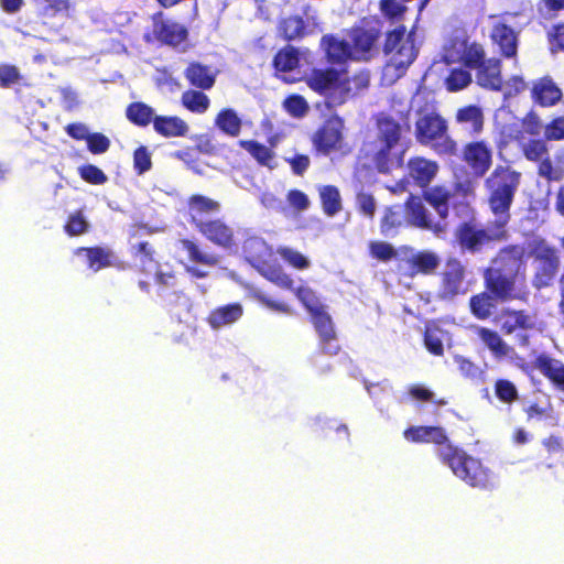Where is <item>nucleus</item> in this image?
<instances>
[{"label": "nucleus", "mask_w": 564, "mask_h": 564, "mask_svg": "<svg viewBox=\"0 0 564 564\" xmlns=\"http://www.w3.org/2000/svg\"><path fill=\"white\" fill-rule=\"evenodd\" d=\"M408 394L411 397V399L416 400V401L434 402L437 405L447 404V401L444 399L435 401L434 393L431 390H429L425 387L420 386V384L410 386L408 389Z\"/></svg>", "instance_id": "obj_58"}, {"label": "nucleus", "mask_w": 564, "mask_h": 564, "mask_svg": "<svg viewBox=\"0 0 564 564\" xmlns=\"http://www.w3.org/2000/svg\"><path fill=\"white\" fill-rule=\"evenodd\" d=\"M215 126L226 135L236 138L242 129V120L232 108L221 109L216 118Z\"/></svg>", "instance_id": "obj_39"}, {"label": "nucleus", "mask_w": 564, "mask_h": 564, "mask_svg": "<svg viewBox=\"0 0 564 564\" xmlns=\"http://www.w3.org/2000/svg\"><path fill=\"white\" fill-rule=\"evenodd\" d=\"M89 230V224L86 220L83 210L72 213L64 225V231L69 237L80 236Z\"/></svg>", "instance_id": "obj_47"}, {"label": "nucleus", "mask_w": 564, "mask_h": 564, "mask_svg": "<svg viewBox=\"0 0 564 564\" xmlns=\"http://www.w3.org/2000/svg\"><path fill=\"white\" fill-rule=\"evenodd\" d=\"M492 321L503 335H512L518 332H529L536 328L533 315L525 310L505 307Z\"/></svg>", "instance_id": "obj_15"}, {"label": "nucleus", "mask_w": 564, "mask_h": 564, "mask_svg": "<svg viewBox=\"0 0 564 564\" xmlns=\"http://www.w3.org/2000/svg\"><path fill=\"white\" fill-rule=\"evenodd\" d=\"M484 291L469 299L470 313L480 321L490 318L498 304L525 301L527 256L520 243L500 248L482 271Z\"/></svg>", "instance_id": "obj_1"}, {"label": "nucleus", "mask_w": 564, "mask_h": 564, "mask_svg": "<svg viewBox=\"0 0 564 564\" xmlns=\"http://www.w3.org/2000/svg\"><path fill=\"white\" fill-rule=\"evenodd\" d=\"M403 436L412 443H433L438 446V459L448 466L453 474L471 487L489 489L494 486L492 476L481 460L468 455L463 448L451 443L445 430L435 425H413L404 430Z\"/></svg>", "instance_id": "obj_3"}, {"label": "nucleus", "mask_w": 564, "mask_h": 564, "mask_svg": "<svg viewBox=\"0 0 564 564\" xmlns=\"http://www.w3.org/2000/svg\"><path fill=\"white\" fill-rule=\"evenodd\" d=\"M404 206L409 221L412 226L426 230L434 229L433 219L419 197L410 195L406 198Z\"/></svg>", "instance_id": "obj_36"}, {"label": "nucleus", "mask_w": 564, "mask_h": 564, "mask_svg": "<svg viewBox=\"0 0 564 564\" xmlns=\"http://www.w3.org/2000/svg\"><path fill=\"white\" fill-rule=\"evenodd\" d=\"M457 44L463 48L462 55L457 57L451 52V50H448L444 55L446 64L460 62L465 67L476 69L486 61V52L480 43H468L467 40H454L452 42V47H455Z\"/></svg>", "instance_id": "obj_20"}, {"label": "nucleus", "mask_w": 564, "mask_h": 564, "mask_svg": "<svg viewBox=\"0 0 564 564\" xmlns=\"http://www.w3.org/2000/svg\"><path fill=\"white\" fill-rule=\"evenodd\" d=\"M272 64L276 72L288 73L294 70L300 64V53L294 46L286 45L276 52Z\"/></svg>", "instance_id": "obj_42"}, {"label": "nucleus", "mask_w": 564, "mask_h": 564, "mask_svg": "<svg viewBox=\"0 0 564 564\" xmlns=\"http://www.w3.org/2000/svg\"><path fill=\"white\" fill-rule=\"evenodd\" d=\"M462 160L475 176L482 177L492 165V149L486 140L469 141L463 145Z\"/></svg>", "instance_id": "obj_13"}, {"label": "nucleus", "mask_w": 564, "mask_h": 564, "mask_svg": "<svg viewBox=\"0 0 564 564\" xmlns=\"http://www.w3.org/2000/svg\"><path fill=\"white\" fill-rule=\"evenodd\" d=\"M471 83V74L463 68H453L445 79L448 91H458Z\"/></svg>", "instance_id": "obj_49"}, {"label": "nucleus", "mask_w": 564, "mask_h": 564, "mask_svg": "<svg viewBox=\"0 0 564 564\" xmlns=\"http://www.w3.org/2000/svg\"><path fill=\"white\" fill-rule=\"evenodd\" d=\"M562 90L549 75L538 78L531 86V98L535 105L547 108L562 99Z\"/></svg>", "instance_id": "obj_23"}, {"label": "nucleus", "mask_w": 564, "mask_h": 564, "mask_svg": "<svg viewBox=\"0 0 564 564\" xmlns=\"http://www.w3.org/2000/svg\"><path fill=\"white\" fill-rule=\"evenodd\" d=\"M196 230L208 241L221 248L235 246V231L223 218L209 219L202 224Z\"/></svg>", "instance_id": "obj_19"}, {"label": "nucleus", "mask_w": 564, "mask_h": 564, "mask_svg": "<svg viewBox=\"0 0 564 564\" xmlns=\"http://www.w3.org/2000/svg\"><path fill=\"white\" fill-rule=\"evenodd\" d=\"M78 174L83 181L91 185H102L108 181V176L104 171L94 164L80 165Z\"/></svg>", "instance_id": "obj_53"}, {"label": "nucleus", "mask_w": 564, "mask_h": 564, "mask_svg": "<svg viewBox=\"0 0 564 564\" xmlns=\"http://www.w3.org/2000/svg\"><path fill=\"white\" fill-rule=\"evenodd\" d=\"M294 293L299 301L303 304V306L307 310V312L313 315L317 311L324 310V306L321 304L318 296L315 291L308 286H299L294 288Z\"/></svg>", "instance_id": "obj_46"}, {"label": "nucleus", "mask_w": 564, "mask_h": 564, "mask_svg": "<svg viewBox=\"0 0 564 564\" xmlns=\"http://www.w3.org/2000/svg\"><path fill=\"white\" fill-rule=\"evenodd\" d=\"M380 10L390 20H401L406 7L398 0H380Z\"/></svg>", "instance_id": "obj_56"}, {"label": "nucleus", "mask_w": 564, "mask_h": 564, "mask_svg": "<svg viewBox=\"0 0 564 564\" xmlns=\"http://www.w3.org/2000/svg\"><path fill=\"white\" fill-rule=\"evenodd\" d=\"M257 271L276 286L289 291L294 290L293 279L284 271L280 263L265 261L257 265Z\"/></svg>", "instance_id": "obj_37"}, {"label": "nucleus", "mask_w": 564, "mask_h": 564, "mask_svg": "<svg viewBox=\"0 0 564 564\" xmlns=\"http://www.w3.org/2000/svg\"><path fill=\"white\" fill-rule=\"evenodd\" d=\"M189 223L199 227L209 220L208 216L220 210L219 202L200 194H194L187 199Z\"/></svg>", "instance_id": "obj_25"}, {"label": "nucleus", "mask_w": 564, "mask_h": 564, "mask_svg": "<svg viewBox=\"0 0 564 564\" xmlns=\"http://www.w3.org/2000/svg\"><path fill=\"white\" fill-rule=\"evenodd\" d=\"M382 52L388 58V66L393 67L400 75L416 59L419 47L414 34L408 33L406 28L401 24L386 33Z\"/></svg>", "instance_id": "obj_8"}, {"label": "nucleus", "mask_w": 564, "mask_h": 564, "mask_svg": "<svg viewBox=\"0 0 564 564\" xmlns=\"http://www.w3.org/2000/svg\"><path fill=\"white\" fill-rule=\"evenodd\" d=\"M509 238L508 225L495 218L487 228L474 220L459 224L455 229V240L464 252L478 253L491 242L506 241Z\"/></svg>", "instance_id": "obj_7"}, {"label": "nucleus", "mask_w": 564, "mask_h": 564, "mask_svg": "<svg viewBox=\"0 0 564 564\" xmlns=\"http://www.w3.org/2000/svg\"><path fill=\"white\" fill-rule=\"evenodd\" d=\"M358 209L366 217L372 219L376 214V200L372 194L360 192L357 194Z\"/></svg>", "instance_id": "obj_63"}, {"label": "nucleus", "mask_w": 564, "mask_h": 564, "mask_svg": "<svg viewBox=\"0 0 564 564\" xmlns=\"http://www.w3.org/2000/svg\"><path fill=\"white\" fill-rule=\"evenodd\" d=\"M534 367L549 380L555 390L564 393L563 361L546 354H541L535 358Z\"/></svg>", "instance_id": "obj_29"}, {"label": "nucleus", "mask_w": 564, "mask_h": 564, "mask_svg": "<svg viewBox=\"0 0 564 564\" xmlns=\"http://www.w3.org/2000/svg\"><path fill=\"white\" fill-rule=\"evenodd\" d=\"M476 82L485 89L500 91L503 87L501 61L496 57L486 59L476 68Z\"/></svg>", "instance_id": "obj_28"}, {"label": "nucleus", "mask_w": 564, "mask_h": 564, "mask_svg": "<svg viewBox=\"0 0 564 564\" xmlns=\"http://www.w3.org/2000/svg\"><path fill=\"white\" fill-rule=\"evenodd\" d=\"M402 262L398 265L399 272L411 279L419 274H433L440 265L438 257L431 251H417L403 258Z\"/></svg>", "instance_id": "obj_17"}, {"label": "nucleus", "mask_w": 564, "mask_h": 564, "mask_svg": "<svg viewBox=\"0 0 564 564\" xmlns=\"http://www.w3.org/2000/svg\"><path fill=\"white\" fill-rule=\"evenodd\" d=\"M243 251L248 261L257 269L258 264L268 261L272 256L271 247L259 237H250L243 242Z\"/></svg>", "instance_id": "obj_38"}, {"label": "nucleus", "mask_w": 564, "mask_h": 564, "mask_svg": "<svg viewBox=\"0 0 564 564\" xmlns=\"http://www.w3.org/2000/svg\"><path fill=\"white\" fill-rule=\"evenodd\" d=\"M529 256L534 263L532 286L538 291L552 286L561 269L560 250L546 239L536 237L529 242Z\"/></svg>", "instance_id": "obj_6"}, {"label": "nucleus", "mask_w": 564, "mask_h": 564, "mask_svg": "<svg viewBox=\"0 0 564 564\" xmlns=\"http://www.w3.org/2000/svg\"><path fill=\"white\" fill-rule=\"evenodd\" d=\"M544 138L549 141L564 140V116L556 117L546 124Z\"/></svg>", "instance_id": "obj_60"}, {"label": "nucleus", "mask_w": 564, "mask_h": 564, "mask_svg": "<svg viewBox=\"0 0 564 564\" xmlns=\"http://www.w3.org/2000/svg\"><path fill=\"white\" fill-rule=\"evenodd\" d=\"M319 197L323 212L327 216H334L341 209V198L339 191L334 185H324L319 188Z\"/></svg>", "instance_id": "obj_44"}, {"label": "nucleus", "mask_w": 564, "mask_h": 564, "mask_svg": "<svg viewBox=\"0 0 564 564\" xmlns=\"http://www.w3.org/2000/svg\"><path fill=\"white\" fill-rule=\"evenodd\" d=\"M522 153L528 161L538 162L549 154L546 141L531 139L523 145Z\"/></svg>", "instance_id": "obj_50"}, {"label": "nucleus", "mask_w": 564, "mask_h": 564, "mask_svg": "<svg viewBox=\"0 0 564 564\" xmlns=\"http://www.w3.org/2000/svg\"><path fill=\"white\" fill-rule=\"evenodd\" d=\"M414 135L421 145L431 148L438 156H456L457 142L448 134L446 119L436 110H421L414 124Z\"/></svg>", "instance_id": "obj_5"}, {"label": "nucleus", "mask_w": 564, "mask_h": 564, "mask_svg": "<svg viewBox=\"0 0 564 564\" xmlns=\"http://www.w3.org/2000/svg\"><path fill=\"white\" fill-rule=\"evenodd\" d=\"M312 28L317 26L316 18L308 19L306 24L302 17L290 15L279 21L278 33L285 41L302 39L312 32Z\"/></svg>", "instance_id": "obj_30"}, {"label": "nucleus", "mask_w": 564, "mask_h": 564, "mask_svg": "<svg viewBox=\"0 0 564 564\" xmlns=\"http://www.w3.org/2000/svg\"><path fill=\"white\" fill-rule=\"evenodd\" d=\"M466 267L455 257L446 259L440 273V285L437 296L441 300H453L458 295L465 294Z\"/></svg>", "instance_id": "obj_12"}, {"label": "nucleus", "mask_w": 564, "mask_h": 564, "mask_svg": "<svg viewBox=\"0 0 564 564\" xmlns=\"http://www.w3.org/2000/svg\"><path fill=\"white\" fill-rule=\"evenodd\" d=\"M474 334L491 352L496 360H502L510 357L514 351L513 348L505 341L501 335L495 329L485 326H474Z\"/></svg>", "instance_id": "obj_26"}, {"label": "nucleus", "mask_w": 564, "mask_h": 564, "mask_svg": "<svg viewBox=\"0 0 564 564\" xmlns=\"http://www.w3.org/2000/svg\"><path fill=\"white\" fill-rule=\"evenodd\" d=\"M343 82H348L349 96L351 91L358 93L369 87L370 74L368 70H360L349 78H341Z\"/></svg>", "instance_id": "obj_59"}, {"label": "nucleus", "mask_w": 564, "mask_h": 564, "mask_svg": "<svg viewBox=\"0 0 564 564\" xmlns=\"http://www.w3.org/2000/svg\"><path fill=\"white\" fill-rule=\"evenodd\" d=\"M453 197V191L444 184L429 186L422 193V198L437 213L441 219L448 217L449 203Z\"/></svg>", "instance_id": "obj_31"}, {"label": "nucleus", "mask_w": 564, "mask_h": 564, "mask_svg": "<svg viewBox=\"0 0 564 564\" xmlns=\"http://www.w3.org/2000/svg\"><path fill=\"white\" fill-rule=\"evenodd\" d=\"M370 253L373 258L381 261H389L397 254L393 246L383 241L371 242Z\"/></svg>", "instance_id": "obj_61"}, {"label": "nucleus", "mask_w": 564, "mask_h": 564, "mask_svg": "<svg viewBox=\"0 0 564 564\" xmlns=\"http://www.w3.org/2000/svg\"><path fill=\"white\" fill-rule=\"evenodd\" d=\"M126 117L137 127H147L154 123L156 115H154V109L145 102L133 101L127 106Z\"/></svg>", "instance_id": "obj_40"}, {"label": "nucleus", "mask_w": 564, "mask_h": 564, "mask_svg": "<svg viewBox=\"0 0 564 564\" xmlns=\"http://www.w3.org/2000/svg\"><path fill=\"white\" fill-rule=\"evenodd\" d=\"M522 174L509 164H498L485 180L487 204L495 218L506 225L511 220V206L521 184Z\"/></svg>", "instance_id": "obj_4"}, {"label": "nucleus", "mask_w": 564, "mask_h": 564, "mask_svg": "<svg viewBox=\"0 0 564 564\" xmlns=\"http://www.w3.org/2000/svg\"><path fill=\"white\" fill-rule=\"evenodd\" d=\"M74 254L83 256L86 267L94 272L112 267L117 262L115 252L108 247H78L74 250Z\"/></svg>", "instance_id": "obj_24"}, {"label": "nucleus", "mask_w": 564, "mask_h": 564, "mask_svg": "<svg viewBox=\"0 0 564 564\" xmlns=\"http://www.w3.org/2000/svg\"><path fill=\"white\" fill-rule=\"evenodd\" d=\"M345 120L337 113L328 116L311 135L316 154L329 155L339 151L344 143Z\"/></svg>", "instance_id": "obj_11"}, {"label": "nucleus", "mask_w": 564, "mask_h": 564, "mask_svg": "<svg viewBox=\"0 0 564 564\" xmlns=\"http://www.w3.org/2000/svg\"><path fill=\"white\" fill-rule=\"evenodd\" d=\"M243 314V307L240 303H230L212 310L206 322L213 329L236 323Z\"/></svg>", "instance_id": "obj_33"}, {"label": "nucleus", "mask_w": 564, "mask_h": 564, "mask_svg": "<svg viewBox=\"0 0 564 564\" xmlns=\"http://www.w3.org/2000/svg\"><path fill=\"white\" fill-rule=\"evenodd\" d=\"M303 79L314 93L330 99L336 105L344 104L349 97L348 82L341 80L340 73L336 68H313Z\"/></svg>", "instance_id": "obj_9"}, {"label": "nucleus", "mask_w": 564, "mask_h": 564, "mask_svg": "<svg viewBox=\"0 0 564 564\" xmlns=\"http://www.w3.org/2000/svg\"><path fill=\"white\" fill-rule=\"evenodd\" d=\"M372 122L375 138L362 144L360 155L378 173L390 174L404 163V140L410 131L409 112H400L395 118L387 111H379L372 116Z\"/></svg>", "instance_id": "obj_2"}, {"label": "nucleus", "mask_w": 564, "mask_h": 564, "mask_svg": "<svg viewBox=\"0 0 564 564\" xmlns=\"http://www.w3.org/2000/svg\"><path fill=\"white\" fill-rule=\"evenodd\" d=\"M283 108L293 118L304 117L310 109L305 98L299 94L288 96L283 101Z\"/></svg>", "instance_id": "obj_52"}, {"label": "nucleus", "mask_w": 564, "mask_h": 564, "mask_svg": "<svg viewBox=\"0 0 564 564\" xmlns=\"http://www.w3.org/2000/svg\"><path fill=\"white\" fill-rule=\"evenodd\" d=\"M321 47L326 61L332 65H343L348 61H355L350 42L335 34H325L321 39Z\"/></svg>", "instance_id": "obj_21"}, {"label": "nucleus", "mask_w": 564, "mask_h": 564, "mask_svg": "<svg viewBox=\"0 0 564 564\" xmlns=\"http://www.w3.org/2000/svg\"><path fill=\"white\" fill-rule=\"evenodd\" d=\"M495 394L499 401L506 404H511L519 399L517 387L508 379L496 380Z\"/></svg>", "instance_id": "obj_48"}, {"label": "nucleus", "mask_w": 564, "mask_h": 564, "mask_svg": "<svg viewBox=\"0 0 564 564\" xmlns=\"http://www.w3.org/2000/svg\"><path fill=\"white\" fill-rule=\"evenodd\" d=\"M154 131L164 138L185 137L189 127L185 120L177 116H156L153 123Z\"/></svg>", "instance_id": "obj_35"}, {"label": "nucleus", "mask_w": 564, "mask_h": 564, "mask_svg": "<svg viewBox=\"0 0 564 564\" xmlns=\"http://www.w3.org/2000/svg\"><path fill=\"white\" fill-rule=\"evenodd\" d=\"M424 345L426 349L434 356H443L444 346L442 339L435 330L426 329L424 333Z\"/></svg>", "instance_id": "obj_64"}, {"label": "nucleus", "mask_w": 564, "mask_h": 564, "mask_svg": "<svg viewBox=\"0 0 564 564\" xmlns=\"http://www.w3.org/2000/svg\"><path fill=\"white\" fill-rule=\"evenodd\" d=\"M152 169L151 153L147 147L140 145L133 152V170L142 175Z\"/></svg>", "instance_id": "obj_55"}, {"label": "nucleus", "mask_w": 564, "mask_h": 564, "mask_svg": "<svg viewBox=\"0 0 564 564\" xmlns=\"http://www.w3.org/2000/svg\"><path fill=\"white\" fill-rule=\"evenodd\" d=\"M455 122L470 137H476L484 131L485 115L480 106L465 105L456 110Z\"/></svg>", "instance_id": "obj_27"}, {"label": "nucleus", "mask_w": 564, "mask_h": 564, "mask_svg": "<svg viewBox=\"0 0 564 564\" xmlns=\"http://www.w3.org/2000/svg\"><path fill=\"white\" fill-rule=\"evenodd\" d=\"M403 216L400 205L387 206L383 209V215L380 219V232L384 237H392L397 235L402 226Z\"/></svg>", "instance_id": "obj_41"}, {"label": "nucleus", "mask_w": 564, "mask_h": 564, "mask_svg": "<svg viewBox=\"0 0 564 564\" xmlns=\"http://www.w3.org/2000/svg\"><path fill=\"white\" fill-rule=\"evenodd\" d=\"M86 142L87 149L93 154H102L110 148V140L100 132L89 133Z\"/></svg>", "instance_id": "obj_57"}, {"label": "nucleus", "mask_w": 564, "mask_h": 564, "mask_svg": "<svg viewBox=\"0 0 564 564\" xmlns=\"http://www.w3.org/2000/svg\"><path fill=\"white\" fill-rule=\"evenodd\" d=\"M152 22L153 35L163 44L177 46L187 37L186 28L177 22L164 19L162 11L152 15Z\"/></svg>", "instance_id": "obj_18"}, {"label": "nucleus", "mask_w": 564, "mask_h": 564, "mask_svg": "<svg viewBox=\"0 0 564 564\" xmlns=\"http://www.w3.org/2000/svg\"><path fill=\"white\" fill-rule=\"evenodd\" d=\"M238 145L246 150L260 166L269 170L276 167L274 142H271V147H267L257 140H240Z\"/></svg>", "instance_id": "obj_34"}, {"label": "nucleus", "mask_w": 564, "mask_h": 564, "mask_svg": "<svg viewBox=\"0 0 564 564\" xmlns=\"http://www.w3.org/2000/svg\"><path fill=\"white\" fill-rule=\"evenodd\" d=\"M184 77L189 86L200 90H209L215 85L216 72L210 66L194 61L186 66Z\"/></svg>", "instance_id": "obj_32"}, {"label": "nucleus", "mask_w": 564, "mask_h": 564, "mask_svg": "<svg viewBox=\"0 0 564 564\" xmlns=\"http://www.w3.org/2000/svg\"><path fill=\"white\" fill-rule=\"evenodd\" d=\"M382 35L378 20L362 19L348 30V37L355 55V62L370 61L378 50V42Z\"/></svg>", "instance_id": "obj_10"}, {"label": "nucleus", "mask_w": 564, "mask_h": 564, "mask_svg": "<svg viewBox=\"0 0 564 564\" xmlns=\"http://www.w3.org/2000/svg\"><path fill=\"white\" fill-rule=\"evenodd\" d=\"M133 256L139 259L142 270H147V265H152L154 269L159 268V262L155 260V250L148 241H141L134 247Z\"/></svg>", "instance_id": "obj_51"}, {"label": "nucleus", "mask_w": 564, "mask_h": 564, "mask_svg": "<svg viewBox=\"0 0 564 564\" xmlns=\"http://www.w3.org/2000/svg\"><path fill=\"white\" fill-rule=\"evenodd\" d=\"M440 171L436 161L421 155L411 156L405 164V176L408 183L424 189L427 188Z\"/></svg>", "instance_id": "obj_14"}, {"label": "nucleus", "mask_w": 564, "mask_h": 564, "mask_svg": "<svg viewBox=\"0 0 564 564\" xmlns=\"http://www.w3.org/2000/svg\"><path fill=\"white\" fill-rule=\"evenodd\" d=\"M278 253L288 264L297 270H305L310 267L308 259L297 250L289 247H279Z\"/></svg>", "instance_id": "obj_54"}, {"label": "nucleus", "mask_w": 564, "mask_h": 564, "mask_svg": "<svg viewBox=\"0 0 564 564\" xmlns=\"http://www.w3.org/2000/svg\"><path fill=\"white\" fill-rule=\"evenodd\" d=\"M490 40L499 48V53L505 58H514L518 54V34L506 22L498 21L494 23L490 31Z\"/></svg>", "instance_id": "obj_22"}, {"label": "nucleus", "mask_w": 564, "mask_h": 564, "mask_svg": "<svg viewBox=\"0 0 564 564\" xmlns=\"http://www.w3.org/2000/svg\"><path fill=\"white\" fill-rule=\"evenodd\" d=\"M286 200L289 205L296 212H303L310 206V199L307 195L297 188H293L288 192Z\"/></svg>", "instance_id": "obj_62"}, {"label": "nucleus", "mask_w": 564, "mask_h": 564, "mask_svg": "<svg viewBox=\"0 0 564 564\" xmlns=\"http://www.w3.org/2000/svg\"><path fill=\"white\" fill-rule=\"evenodd\" d=\"M182 249L185 250L188 254V259L192 262L205 264V265H216L218 263V258L214 254H208L203 252L199 247L189 239L181 240Z\"/></svg>", "instance_id": "obj_45"}, {"label": "nucleus", "mask_w": 564, "mask_h": 564, "mask_svg": "<svg viewBox=\"0 0 564 564\" xmlns=\"http://www.w3.org/2000/svg\"><path fill=\"white\" fill-rule=\"evenodd\" d=\"M182 105L194 113H204L210 105V100L203 90L188 89L182 94Z\"/></svg>", "instance_id": "obj_43"}, {"label": "nucleus", "mask_w": 564, "mask_h": 564, "mask_svg": "<svg viewBox=\"0 0 564 564\" xmlns=\"http://www.w3.org/2000/svg\"><path fill=\"white\" fill-rule=\"evenodd\" d=\"M311 321L319 337V351L324 355L336 356L340 346L336 343L337 335L330 315L324 308L311 315Z\"/></svg>", "instance_id": "obj_16"}]
</instances>
